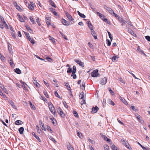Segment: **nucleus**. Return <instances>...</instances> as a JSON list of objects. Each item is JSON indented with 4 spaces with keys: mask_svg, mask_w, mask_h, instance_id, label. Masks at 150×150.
I'll return each instance as SVG.
<instances>
[{
    "mask_svg": "<svg viewBox=\"0 0 150 150\" xmlns=\"http://www.w3.org/2000/svg\"><path fill=\"white\" fill-rule=\"evenodd\" d=\"M98 70L97 69L93 70V72L91 73V76L93 77H96L99 76L100 75L98 73Z\"/></svg>",
    "mask_w": 150,
    "mask_h": 150,
    "instance_id": "nucleus-1",
    "label": "nucleus"
},
{
    "mask_svg": "<svg viewBox=\"0 0 150 150\" xmlns=\"http://www.w3.org/2000/svg\"><path fill=\"white\" fill-rule=\"evenodd\" d=\"M49 108L51 113L54 115L55 113V110L54 107L53 105L51 104L49 105Z\"/></svg>",
    "mask_w": 150,
    "mask_h": 150,
    "instance_id": "nucleus-2",
    "label": "nucleus"
},
{
    "mask_svg": "<svg viewBox=\"0 0 150 150\" xmlns=\"http://www.w3.org/2000/svg\"><path fill=\"white\" fill-rule=\"evenodd\" d=\"M65 14L67 18L71 22V23L73 24L74 23V21H73L74 19L72 18L71 16L67 12L65 13Z\"/></svg>",
    "mask_w": 150,
    "mask_h": 150,
    "instance_id": "nucleus-3",
    "label": "nucleus"
},
{
    "mask_svg": "<svg viewBox=\"0 0 150 150\" xmlns=\"http://www.w3.org/2000/svg\"><path fill=\"white\" fill-rule=\"evenodd\" d=\"M107 81V78L105 77L101 79L100 81V83L102 85H104L106 84Z\"/></svg>",
    "mask_w": 150,
    "mask_h": 150,
    "instance_id": "nucleus-4",
    "label": "nucleus"
},
{
    "mask_svg": "<svg viewBox=\"0 0 150 150\" xmlns=\"http://www.w3.org/2000/svg\"><path fill=\"white\" fill-rule=\"evenodd\" d=\"M104 8L108 11L109 13L112 15V14H113V13H114L113 11L110 8L106 6H104Z\"/></svg>",
    "mask_w": 150,
    "mask_h": 150,
    "instance_id": "nucleus-5",
    "label": "nucleus"
},
{
    "mask_svg": "<svg viewBox=\"0 0 150 150\" xmlns=\"http://www.w3.org/2000/svg\"><path fill=\"white\" fill-rule=\"evenodd\" d=\"M74 61L77 64L79 65V66H81L82 67H84V63L83 62H81L80 60H77L76 59H74Z\"/></svg>",
    "mask_w": 150,
    "mask_h": 150,
    "instance_id": "nucleus-6",
    "label": "nucleus"
},
{
    "mask_svg": "<svg viewBox=\"0 0 150 150\" xmlns=\"http://www.w3.org/2000/svg\"><path fill=\"white\" fill-rule=\"evenodd\" d=\"M99 109L96 106L95 107H93L92 109V113H96Z\"/></svg>",
    "mask_w": 150,
    "mask_h": 150,
    "instance_id": "nucleus-7",
    "label": "nucleus"
},
{
    "mask_svg": "<svg viewBox=\"0 0 150 150\" xmlns=\"http://www.w3.org/2000/svg\"><path fill=\"white\" fill-rule=\"evenodd\" d=\"M62 23L64 25H69L70 24L69 22L67 21L64 19H62L61 21Z\"/></svg>",
    "mask_w": 150,
    "mask_h": 150,
    "instance_id": "nucleus-8",
    "label": "nucleus"
},
{
    "mask_svg": "<svg viewBox=\"0 0 150 150\" xmlns=\"http://www.w3.org/2000/svg\"><path fill=\"white\" fill-rule=\"evenodd\" d=\"M100 134L101 135L103 139L104 140L108 142H110L111 140L110 139L108 138L103 134L101 135V134Z\"/></svg>",
    "mask_w": 150,
    "mask_h": 150,
    "instance_id": "nucleus-9",
    "label": "nucleus"
},
{
    "mask_svg": "<svg viewBox=\"0 0 150 150\" xmlns=\"http://www.w3.org/2000/svg\"><path fill=\"white\" fill-rule=\"evenodd\" d=\"M8 102L10 105L12 106V108L15 109H16L17 107L14 105V102L12 100H10L8 101Z\"/></svg>",
    "mask_w": 150,
    "mask_h": 150,
    "instance_id": "nucleus-10",
    "label": "nucleus"
},
{
    "mask_svg": "<svg viewBox=\"0 0 150 150\" xmlns=\"http://www.w3.org/2000/svg\"><path fill=\"white\" fill-rule=\"evenodd\" d=\"M119 98L125 105H128L127 101L123 98L120 96L119 97Z\"/></svg>",
    "mask_w": 150,
    "mask_h": 150,
    "instance_id": "nucleus-11",
    "label": "nucleus"
},
{
    "mask_svg": "<svg viewBox=\"0 0 150 150\" xmlns=\"http://www.w3.org/2000/svg\"><path fill=\"white\" fill-rule=\"evenodd\" d=\"M138 121L142 124H143L144 123V121L143 120H142L140 119V116L137 115H135Z\"/></svg>",
    "mask_w": 150,
    "mask_h": 150,
    "instance_id": "nucleus-12",
    "label": "nucleus"
},
{
    "mask_svg": "<svg viewBox=\"0 0 150 150\" xmlns=\"http://www.w3.org/2000/svg\"><path fill=\"white\" fill-rule=\"evenodd\" d=\"M88 26L91 30H93V26L90 21L87 22Z\"/></svg>",
    "mask_w": 150,
    "mask_h": 150,
    "instance_id": "nucleus-13",
    "label": "nucleus"
},
{
    "mask_svg": "<svg viewBox=\"0 0 150 150\" xmlns=\"http://www.w3.org/2000/svg\"><path fill=\"white\" fill-rule=\"evenodd\" d=\"M96 13L99 16L100 18L102 20H103L105 18V16L101 13H100L99 12H96Z\"/></svg>",
    "mask_w": 150,
    "mask_h": 150,
    "instance_id": "nucleus-14",
    "label": "nucleus"
},
{
    "mask_svg": "<svg viewBox=\"0 0 150 150\" xmlns=\"http://www.w3.org/2000/svg\"><path fill=\"white\" fill-rule=\"evenodd\" d=\"M67 147L69 150H74V148L72 147V146L68 142L67 144Z\"/></svg>",
    "mask_w": 150,
    "mask_h": 150,
    "instance_id": "nucleus-15",
    "label": "nucleus"
},
{
    "mask_svg": "<svg viewBox=\"0 0 150 150\" xmlns=\"http://www.w3.org/2000/svg\"><path fill=\"white\" fill-rule=\"evenodd\" d=\"M33 82L37 87H39L40 86V84L37 81L36 78H35V79H33Z\"/></svg>",
    "mask_w": 150,
    "mask_h": 150,
    "instance_id": "nucleus-16",
    "label": "nucleus"
},
{
    "mask_svg": "<svg viewBox=\"0 0 150 150\" xmlns=\"http://www.w3.org/2000/svg\"><path fill=\"white\" fill-rule=\"evenodd\" d=\"M110 146L113 150H118L117 148L112 143H111L110 144Z\"/></svg>",
    "mask_w": 150,
    "mask_h": 150,
    "instance_id": "nucleus-17",
    "label": "nucleus"
},
{
    "mask_svg": "<svg viewBox=\"0 0 150 150\" xmlns=\"http://www.w3.org/2000/svg\"><path fill=\"white\" fill-rule=\"evenodd\" d=\"M91 34L94 37V38L95 39H97V37L96 34L95 32L93 30H91Z\"/></svg>",
    "mask_w": 150,
    "mask_h": 150,
    "instance_id": "nucleus-18",
    "label": "nucleus"
},
{
    "mask_svg": "<svg viewBox=\"0 0 150 150\" xmlns=\"http://www.w3.org/2000/svg\"><path fill=\"white\" fill-rule=\"evenodd\" d=\"M128 32L134 36H136V34L134 33V32L130 29H128Z\"/></svg>",
    "mask_w": 150,
    "mask_h": 150,
    "instance_id": "nucleus-19",
    "label": "nucleus"
},
{
    "mask_svg": "<svg viewBox=\"0 0 150 150\" xmlns=\"http://www.w3.org/2000/svg\"><path fill=\"white\" fill-rule=\"evenodd\" d=\"M32 134L33 135L39 142H41V140L40 139L39 137L38 136H37L34 132L32 133Z\"/></svg>",
    "mask_w": 150,
    "mask_h": 150,
    "instance_id": "nucleus-20",
    "label": "nucleus"
},
{
    "mask_svg": "<svg viewBox=\"0 0 150 150\" xmlns=\"http://www.w3.org/2000/svg\"><path fill=\"white\" fill-rule=\"evenodd\" d=\"M23 122L20 120H17L15 122V124L17 125H19L22 124Z\"/></svg>",
    "mask_w": 150,
    "mask_h": 150,
    "instance_id": "nucleus-21",
    "label": "nucleus"
},
{
    "mask_svg": "<svg viewBox=\"0 0 150 150\" xmlns=\"http://www.w3.org/2000/svg\"><path fill=\"white\" fill-rule=\"evenodd\" d=\"M118 19L119 21L121 22H122L124 24H125L126 21L125 20H124L123 18H122V17L120 16L119 17H118Z\"/></svg>",
    "mask_w": 150,
    "mask_h": 150,
    "instance_id": "nucleus-22",
    "label": "nucleus"
},
{
    "mask_svg": "<svg viewBox=\"0 0 150 150\" xmlns=\"http://www.w3.org/2000/svg\"><path fill=\"white\" fill-rule=\"evenodd\" d=\"M84 94L83 92H82L80 93L79 96L81 97L80 99L83 100V99H84Z\"/></svg>",
    "mask_w": 150,
    "mask_h": 150,
    "instance_id": "nucleus-23",
    "label": "nucleus"
},
{
    "mask_svg": "<svg viewBox=\"0 0 150 150\" xmlns=\"http://www.w3.org/2000/svg\"><path fill=\"white\" fill-rule=\"evenodd\" d=\"M24 130V128L23 127H21L19 129L18 131L21 134H22L23 133Z\"/></svg>",
    "mask_w": 150,
    "mask_h": 150,
    "instance_id": "nucleus-24",
    "label": "nucleus"
},
{
    "mask_svg": "<svg viewBox=\"0 0 150 150\" xmlns=\"http://www.w3.org/2000/svg\"><path fill=\"white\" fill-rule=\"evenodd\" d=\"M77 12L78 14L81 17L83 18H84L86 17V16L84 14L80 13L79 11H77Z\"/></svg>",
    "mask_w": 150,
    "mask_h": 150,
    "instance_id": "nucleus-25",
    "label": "nucleus"
},
{
    "mask_svg": "<svg viewBox=\"0 0 150 150\" xmlns=\"http://www.w3.org/2000/svg\"><path fill=\"white\" fill-rule=\"evenodd\" d=\"M77 133V136L80 138H83V136L82 134L81 133H80L79 132L78 130L76 131Z\"/></svg>",
    "mask_w": 150,
    "mask_h": 150,
    "instance_id": "nucleus-26",
    "label": "nucleus"
},
{
    "mask_svg": "<svg viewBox=\"0 0 150 150\" xmlns=\"http://www.w3.org/2000/svg\"><path fill=\"white\" fill-rule=\"evenodd\" d=\"M14 71L18 74H20L21 72V70L18 68L14 69Z\"/></svg>",
    "mask_w": 150,
    "mask_h": 150,
    "instance_id": "nucleus-27",
    "label": "nucleus"
},
{
    "mask_svg": "<svg viewBox=\"0 0 150 150\" xmlns=\"http://www.w3.org/2000/svg\"><path fill=\"white\" fill-rule=\"evenodd\" d=\"M26 27L27 30L30 33H33V31L30 27L28 26H26Z\"/></svg>",
    "mask_w": 150,
    "mask_h": 150,
    "instance_id": "nucleus-28",
    "label": "nucleus"
},
{
    "mask_svg": "<svg viewBox=\"0 0 150 150\" xmlns=\"http://www.w3.org/2000/svg\"><path fill=\"white\" fill-rule=\"evenodd\" d=\"M49 2L52 6L56 8V6L52 0H49Z\"/></svg>",
    "mask_w": 150,
    "mask_h": 150,
    "instance_id": "nucleus-29",
    "label": "nucleus"
},
{
    "mask_svg": "<svg viewBox=\"0 0 150 150\" xmlns=\"http://www.w3.org/2000/svg\"><path fill=\"white\" fill-rule=\"evenodd\" d=\"M29 104L30 105L31 108L33 110H35V106L32 104V103L30 102H29Z\"/></svg>",
    "mask_w": 150,
    "mask_h": 150,
    "instance_id": "nucleus-30",
    "label": "nucleus"
},
{
    "mask_svg": "<svg viewBox=\"0 0 150 150\" xmlns=\"http://www.w3.org/2000/svg\"><path fill=\"white\" fill-rule=\"evenodd\" d=\"M9 62L10 63V65L11 67H13L15 66V64L13 63V60L12 59H10L9 61Z\"/></svg>",
    "mask_w": 150,
    "mask_h": 150,
    "instance_id": "nucleus-31",
    "label": "nucleus"
},
{
    "mask_svg": "<svg viewBox=\"0 0 150 150\" xmlns=\"http://www.w3.org/2000/svg\"><path fill=\"white\" fill-rule=\"evenodd\" d=\"M28 40L30 42H31L33 44H34L35 43V41L33 39L31 38L30 37H29L28 39Z\"/></svg>",
    "mask_w": 150,
    "mask_h": 150,
    "instance_id": "nucleus-32",
    "label": "nucleus"
},
{
    "mask_svg": "<svg viewBox=\"0 0 150 150\" xmlns=\"http://www.w3.org/2000/svg\"><path fill=\"white\" fill-rule=\"evenodd\" d=\"M49 39L50 40L52 41L54 43L55 42V39L53 37H51L50 36H49Z\"/></svg>",
    "mask_w": 150,
    "mask_h": 150,
    "instance_id": "nucleus-33",
    "label": "nucleus"
},
{
    "mask_svg": "<svg viewBox=\"0 0 150 150\" xmlns=\"http://www.w3.org/2000/svg\"><path fill=\"white\" fill-rule=\"evenodd\" d=\"M0 95L2 96L4 98H7V97L6 95L4 94L1 91V90H0Z\"/></svg>",
    "mask_w": 150,
    "mask_h": 150,
    "instance_id": "nucleus-34",
    "label": "nucleus"
},
{
    "mask_svg": "<svg viewBox=\"0 0 150 150\" xmlns=\"http://www.w3.org/2000/svg\"><path fill=\"white\" fill-rule=\"evenodd\" d=\"M18 15V16L19 20L20 21H21V22H24L25 21L23 19L22 16H21L19 15Z\"/></svg>",
    "mask_w": 150,
    "mask_h": 150,
    "instance_id": "nucleus-35",
    "label": "nucleus"
},
{
    "mask_svg": "<svg viewBox=\"0 0 150 150\" xmlns=\"http://www.w3.org/2000/svg\"><path fill=\"white\" fill-rule=\"evenodd\" d=\"M47 18V17H46V19H47V20H46V23L47 25L48 26L50 25V20Z\"/></svg>",
    "mask_w": 150,
    "mask_h": 150,
    "instance_id": "nucleus-36",
    "label": "nucleus"
},
{
    "mask_svg": "<svg viewBox=\"0 0 150 150\" xmlns=\"http://www.w3.org/2000/svg\"><path fill=\"white\" fill-rule=\"evenodd\" d=\"M59 115L61 116L63 118H64L65 117V114L64 113L63 111L59 113Z\"/></svg>",
    "mask_w": 150,
    "mask_h": 150,
    "instance_id": "nucleus-37",
    "label": "nucleus"
},
{
    "mask_svg": "<svg viewBox=\"0 0 150 150\" xmlns=\"http://www.w3.org/2000/svg\"><path fill=\"white\" fill-rule=\"evenodd\" d=\"M29 19L30 21L32 22L33 24H35L36 23L35 21L33 20V18L31 16H30Z\"/></svg>",
    "mask_w": 150,
    "mask_h": 150,
    "instance_id": "nucleus-38",
    "label": "nucleus"
},
{
    "mask_svg": "<svg viewBox=\"0 0 150 150\" xmlns=\"http://www.w3.org/2000/svg\"><path fill=\"white\" fill-rule=\"evenodd\" d=\"M59 33L61 34V35H62V37L64 38L66 40H68V39L66 37V36L64 35V34L61 32L59 31Z\"/></svg>",
    "mask_w": 150,
    "mask_h": 150,
    "instance_id": "nucleus-39",
    "label": "nucleus"
},
{
    "mask_svg": "<svg viewBox=\"0 0 150 150\" xmlns=\"http://www.w3.org/2000/svg\"><path fill=\"white\" fill-rule=\"evenodd\" d=\"M104 148L105 150H109V147L107 145H105L104 146Z\"/></svg>",
    "mask_w": 150,
    "mask_h": 150,
    "instance_id": "nucleus-40",
    "label": "nucleus"
},
{
    "mask_svg": "<svg viewBox=\"0 0 150 150\" xmlns=\"http://www.w3.org/2000/svg\"><path fill=\"white\" fill-rule=\"evenodd\" d=\"M28 7L30 10H32L34 9L33 6H32V5L31 4L28 5Z\"/></svg>",
    "mask_w": 150,
    "mask_h": 150,
    "instance_id": "nucleus-41",
    "label": "nucleus"
},
{
    "mask_svg": "<svg viewBox=\"0 0 150 150\" xmlns=\"http://www.w3.org/2000/svg\"><path fill=\"white\" fill-rule=\"evenodd\" d=\"M73 114L74 116H75L76 117H79V115H78V113L76 111H73Z\"/></svg>",
    "mask_w": 150,
    "mask_h": 150,
    "instance_id": "nucleus-42",
    "label": "nucleus"
},
{
    "mask_svg": "<svg viewBox=\"0 0 150 150\" xmlns=\"http://www.w3.org/2000/svg\"><path fill=\"white\" fill-rule=\"evenodd\" d=\"M108 89L109 90V91L110 92V93L112 95H114L115 94V93L113 91H112L110 88H108Z\"/></svg>",
    "mask_w": 150,
    "mask_h": 150,
    "instance_id": "nucleus-43",
    "label": "nucleus"
},
{
    "mask_svg": "<svg viewBox=\"0 0 150 150\" xmlns=\"http://www.w3.org/2000/svg\"><path fill=\"white\" fill-rule=\"evenodd\" d=\"M137 50L140 52H141L142 53L144 54L145 55H146V54L144 52V51L141 50L140 48L139 47V46L138 47Z\"/></svg>",
    "mask_w": 150,
    "mask_h": 150,
    "instance_id": "nucleus-44",
    "label": "nucleus"
},
{
    "mask_svg": "<svg viewBox=\"0 0 150 150\" xmlns=\"http://www.w3.org/2000/svg\"><path fill=\"white\" fill-rule=\"evenodd\" d=\"M118 59V57L116 56H113L112 57V60L114 62Z\"/></svg>",
    "mask_w": 150,
    "mask_h": 150,
    "instance_id": "nucleus-45",
    "label": "nucleus"
},
{
    "mask_svg": "<svg viewBox=\"0 0 150 150\" xmlns=\"http://www.w3.org/2000/svg\"><path fill=\"white\" fill-rule=\"evenodd\" d=\"M76 67L74 65L73 67V70L72 72H73V73H75L76 72Z\"/></svg>",
    "mask_w": 150,
    "mask_h": 150,
    "instance_id": "nucleus-46",
    "label": "nucleus"
},
{
    "mask_svg": "<svg viewBox=\"0 0 150 150\" xmlns=\"http://www.w3.org/2000/svg\"><path fill=\"white\" fill-rule=\"evenodd\" d=\"M1 88L6 93H7V94H8V92L7 91V90H6V89L4 87V86H3L2 87H1Z\"/></svg>",
    "mask_w": 150,
    "mask_h": 150,
    "instance_id": "nucleus-47",
    "label": "nucleus"
},
{
    "mask_svg": "<svg viewBox=\"0 0 150 150\" xmlns=\"http://www.w3.org/2000/svg\"><path fill=\"white\" fill-rule=\"evenodd\" d=\"M65 85L66 86V87H67V88L68 90H70L71 89L68 83H65Z\"/></svg>",
    "mask_w": 150,
    "mask_h": 150,
    "instance_id": "nucleus-48",
    "label": "nucleus"
},
{
    "mask_svg": "<svg viewBox=\"0 0 150 150\" xmlns=\"http://www.w3.org/2000/svg\"><path fill=\"white\" fill-rule=\"evenodd\" d=\"M71 76H72L73 78L74 79H76V75L75 73H73V72H72Z\"/></svg>",
    "mask_w": 150,
    "mask_h": 150,
    "instance_id": "nucleus-49",
    "label": "nucleus"
},
{
    "mask_svg": "<svg viewBox=\"0 0 150 150\" xmlns=\"http://www.w3.org/2000/svg\"><path fill=\"white\" fill-rule=\"evenodd\" d=\"M106 41L108 46H110L111 45V42L110 41V40H109L107 39Z\"/></svg>",
    "mask_w": 150,
    "mask_h": 150,
    "instance_id": "nucleus-50",
    "label": "nucleus"
},
{
    "mask_svg": "<svg viewBox=\"0 0 150 150\" xmlns=\"http://www.w3.org/2000/svg\"><path fill=\"white\" fill-rule=\"evenodd\" d=\"M47 129L48 130H50L51 133H52L53 132V131L51 129L50 127L49 126H47Z\"/></svg>",
    "mask_w": 150,
    "mask_h": 150,
    "instance_id": "nucleus-51",
    "label": "nucleus"
},
{
    "mask_svg": "<svg viewBox=\"0 0 150 150\" xmlns=\"http://www.w3.org/2000/svg\"><path fill=\"white\" fill-rule=\"evenodd\" d=\"M132 109L133 111L135 112L137 111V110L136 109L135 107L134 106H132L130 107Z\"/></svg>",
    "mask_w": 150,
    "mask_h": 150,
    "instance_id": "nucleus-52",
    "label": "nucleus"
},
{
    "mask_svg": "<svg viewBox=\"0 0 150 150\" xmlns=\"http://www.w3.org/2000/svg\"><path fill=\"white\" fill-rule=\"evenodd\" d=\"M54 95L56 97H58L59 98H60V96L58 95L57 91H55Z\"/></svg>",
    "mask_w": 150,
    "mask_h": 150,
    "instance_id": "nucleus-53",
    "label": "nucleus"
},
{
    "mask_svg": "<svg viewBox=\"0 0 150 150\" xmlns=\"http://www.w3.org/2000/svg\"><path fill=\"white\" fill-rule=\"evenodd\" d=\"M36 21L38 25L40 26L41 25L40 23V21H39V19L38 18H37L36 19Z\"/></svg>",
    "mask_w": 150,
    "mask_h": 150,
    "instance_id": "nucleus-54",
    "label": "nucleus"
},
{
    "mask_svg": "<svg viewBox=\"0 0 150 150\" xmlns=\"http://www.w3.org/2000/svg\"><path fill=\"white\" fill-rule=\"evenodd\" d=\"M103 21L106 22L107 23H108V24H110V22L108 21V20L106 19V18H105L103 20Z\"/></svg>",
    "mask_w": 150,
    "mask_h": 150,
    "instance_id": "nucleus-55",
    "label": "nucleus"
},
{
    "mask_svg": "<svg viewBox=\"0 0 150 150\" xmlns=\"http://www.w3.org/2000/svg\"><path fill=\"white\" fill-rule=\"evenodd\" d=\"M72 68H71L69 67L68 68L67 70V73H71L72 72Z\"/></svg>",
    "mask_w": 150,
    "mask_h": 150,
    "instance_id": "nucleus-56",
    "label": "nucleus"
},
{
    "mask_svg": "<svg viewBox=\"0 0 150 150\" xmlns=\"http://www.w3.org/2000/svg\"><path fill=\"white\" fill-rule=\"evenodd\" d=\"M88 140L92 144H94L95 143V142H94V141L92 140V139H88Z\"/></svg>",
    "mask_w": 150,
    "mask_h": 150,
    "instance_id": "nucleus-57",
    "label": "nucleus"
},
{
    "mask_svg": "<svg viewBox=\"0 0 150 150\" xmlns=\"http://www.w3.org/2000/svg\"><path fill=\"white\" fill-rule=\"evenodd\" d=\"M62 110L61 109V108L60 107H59L57 108V112L59 113V112H61V111H62Z\"/></svg>",
    "mask_w": 150,
    "mask_h": 150,
    "instance_id": "nucleus-58",
    "label": "nucleus"
},
{
    "mask_svg": "<svg viewBox=\"0 0 150 150\" xmlns=\"http://www.w3.org/2000/svg\"><path fill=\"white\" fill-rule=\"evenodd\" d=\"M16 9L20 11L22 10V9L18 5L15 7Z\"/></svg>",
    "mask_w": 150,
    "mask_h": 150,
    "instance_id": "nucleus-59",
    "label": "nucleus"
},
{
    "mask_svg": "<svg viewBox=\"0 0 150 150\" xmlns=\"http://www.w3.org/2000/svg\"><path fill=\"white\" fill-rule=\"evenodd\" d=\"M86 103V102L85 100L83 99L81 101V105H83V104H85Z\"/></svg>",
    "mask_w": 150,
    "mask_h": 150,
    "instance_id": "nucleus-60",
    "label": "nucleus"
},
{
    "mask_svg": "<svg viewBox=\"0 0 150 150\" xmlns=\"http://www.w3.org/2000/svg\"><path fill=\"white\" fill-rule=\"evenodd\" d=\"M43 93L44 95L45 96L47 97V98H48V95L47 94V92H45V91H43Z\"/></svg>",
    "mask_w": 150,
    "mask_h": 150,
    "instance_id": "nucleus-61",
    "label": "nucleus"
},
{
    "mask_svg": "<svg viewBox=\"0 0 150 150\" xmlns=\"http://www.w3.org/2000/svg\"><path fill=\"white\" fill-rule=\"evenodd\" d=\"M145 38L148 41L150 42V36H146L145 37Z\"/></svg>",
    "mask_w": 150,
    "mask_h": 150,
    "instance_id": "nucleus-62",
    "label": "nucleus"
},
{
    "mask_svg": "<svg viewBox=\"0 0 150 150\" xmlns=\"http://www.w3.org/2000/svg\"><path fill=\"white\" fill-rule=\"evenodd\" d=\"M63 103L64 105V107L66 108H67L68 107V106L67 104V103H66L65 101L63 102Z\"/></svg>",
    "mask_w": 150,
    "mask_h": 150,
    "instance_id": "nucleus-63",
    "label": "nucleus"
},
{
    "mask_svg": "<svg viewBox=\"0 0 150 150\" xmlns=\"http://www.w3.org/2000/svg\"><path fill=\"white\" fill-rule=\"evenodd\" d=\"M142 148L144 150H150L149 148L144 147V146L142 147Z\"/></svg>",
    "mask_w": 150,
    "mask_h": 150,
    "instance_id": "nucleus-64",
    "label": "nucleus"
}]
</instances>
